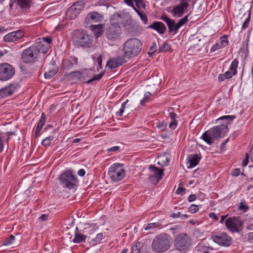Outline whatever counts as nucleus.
I'll return each instance as SVG.
<instances>
[{"label":"nucleus","instance_id":"nucleus-1","mask_svg":"<svg viewBox=\"0 0 253 253\" xmlns=\"http://www.w3.org/2000/svg\"><path fill=\"white\" fill-rule=\"evenodd\" d=\"M228 130L227 125L222 124L205 131L201 136V138L211 145L219 137H223Z\"/></svg>","mask_w":253,"mask_h":253},{"label":"nucleus","instance_id":"nucleus-2","mask_svg":"<svg viewBox=\"0 0 253 253\" xmlns=\"http://www.w3.org/2000/svg\"><path fill=\"white\" fill-rule=\"evenodd\" d=\"M142 48V43L136 38L127 40L123 45L124 56L128 59L137 56Z\"/></svg>","mask_w":253,"mask_h":253},{"label":"nucleus","instance_id":"nucleus-3","mask_svg":"<svg viewBox=\"0 0 253 253\" xmlns=\"http://www.w3.org/2000/svg\"><path fill=\"white\" fill-rule=\"evenodd\" d=\"M172 240L167 234H161L156 236L151 244L152 250L162 253L167 251L170 248Z\"/></svg>","mask_w":253,"mask_h":253},{"label":"nucleus","instance_id":"nucleus-4","mask_svg":"<svg viewBox=\"0 0 253 253\" xmlns=\"http://www.w3.org/2000/svg\"><path fill=\"white\" fill-rule=\"evenodd\" d=\"M96 38L99 37L101 33H94ZM94 33H75L73 40L75 42L80 46H89L93 41Z\"/></svg>","mask_w":253,"mask_h":253},{"label":"nucleus","instance_id":"nucleus-5","mask_svg":"<svg viewBox=\"0 0 253 253\" xmlns=\"http://www.w3.org/2000/svg\"><path fill=\"white\" fill-rule=\"evenodd\" d=\"M108 174L113 181L118 182L122 180L126 175V171L123 164L115 163L109 169Z\"/></svg>","mask_w":253,"mask_h":253},{"label":"nucleus","instance_id":"nucleus-6","mask_svg":"<svg viewBox=\"0 0 253 253\" xmlns=\"http://www.w3.org/2000/svg\"><path fill=\"white\" fill-rule=\"evenodd\" d=\"M60 181L63 188L74 189L77 185V180L73 173L66 171L60 176Z\"/></svg>","mask_w":253,"mask_h":253},{"label":"nucleus","instance_id":"nucleus-7","mask_svg":"<svg viewBox=\"0 0 253 253\" xmlns=\"http://www.w3.org/2000/svg\"><path fill=\"white\" fill-rule=\"evenodd\" d=\"M225 224L226 227L232 232H239L243 228V221L239 217L233 216L227 218Z\"/></svg>","mask_w":253,"mask_h":253},{"label":"nucleus","instance_id":"nucleus-8","mask_svg":"<svg viewBox=\"0 0 253 253\" xmlns=\"http://www.w3.org/2000/svg\"><path fill=\"white\" fill-rule=\"evenodd\" d=\"M15 74V69L7 63L0 64V80L6 81L10 80Z\"/></svg>","mask_w":253,"mask_h":253},{"label":"nucleus","instance_id":"nucleus-9","mask_svg":"<svg viewBox=\"0 0 253 253\" xmlns=\"http://www.w3.org/2000/svg\"><path fill=\"white\" fill-rule=\"evenodd\" d=\"M88 71L85 70L83 72L76 71L70 74V77L73 79H76L78 81H84V82L89 84L94 80H100L104 75V72L100 73L99 74L94 76L92 79L85 81L86 78L87 76Z\"/></svg>","mask_w":253,"mask_h":253},{"label":"nucleus","instance_id":"nucleus-10","mask_svg":"<svg viewBox=\"0 0 253 253\" xmlns=\"http://www.w3.org/2000/svg\"><path fill=\"white\" fill-rule=\"evenodd\" d=\"M148 169L149 180L153 184L156 185L164 175V170L152 165L150 166Z\"/></svg>","mask_w":253,"mask_h":253},{"label":"nucleus","instance_id":"nucleus-11","mask_svg":"<svg viewBox=\"0 0 253 253\" xmlns=\"http://www.w3.org/2000/svg\"><path fill=\"white\" fill-rule=\"evenodd\" d=\"M38 55L37 46H30L23 51L22 59L24 62L29 63L36 59Z\"/></svg>","mask_w":253,"mask_h":253},{"label":"nucleus","instance_id":"nucleus-12","mask_svg":"<svg viewBox=\"0 0 253 253\" xmlns=\"http://www.w3.org/2000/svg\"><path fill=\"white\" fill-rule=\"evenodd\" d=\"M174 244L177 249L183 250L190 246V240L186 234H180L175 238Z\"/></svg>","mask_w":253,"mask_h":253},{"label":"nucleus","instance_id":"nucleus-13","mask_svg":"<svg viewBox=\"0 0 253 253\" xmlns=\"http://www.w3.org/2000/svg\"><path fill=\"white\" fill-rule=\"evenodd\" d=\"M81 1H78L72 5L67 11L66 18L68 19H75L83 9V6L80 5Z\"/></svg>","mask_w":253,"mask_h":253},{"label":"nucleus","instance_id":"nucleus-14","mask_svg":"<svg viewBox=\"0 0 253 253\" xmlns=\"http://www.w3.org/2000/svg\"><path fill=\"white\" fill-rule=\"evenodd\" d=\"M101 14L97 12H90L86 16L84 21V26L88 27L90 26L92 22H100L103 19Z\"/></svg>","mask_w":253,"mask_h":253},{"label":"nucleus","instance_id":"nucleus-15","mask_svg":"<svg viewBox=\"0 0 253 253\" xmlns=\"http://www.w3.org/2000/svg\"><path fill=\"white\" fill-rule=\"evenodd\" d=\"M213 241L223 246H229L231 243V238L225 233H222L212 237Z\"/></svg>","mask_w":253,"mask_h":253},{"label":"nucleus","instance_id":"nucleus-16","mask_svg":"<svg viewBox=\"0 0 253 253\" xmlns=\"http://www.w3.org/2000/svg\"><path fill=\"white\" fill-rule=\"evenodd\" d=\"M124 56H119L110 59L107 63V67L110 69H115L126 63L127 60Z\"/></svg>","mask_w":253,"mask_h":253},{"label":"nucleus","instance_id":"nucleus-17","mask_svg":"<svg viewBox=\"0 0 253 253\" xmlns=\"http://www.w3.org/2000/svg\"><path fill=\"white\" fill-rule=\"evenodd\" d=\"M189 42L193 46V49L195 51H199L204 46V42L202 41V39L200 38L199 36H197L196 34H195L191 36L189 38ZM192 46H191L192 48Z\"/></svg>","mask_w":253,"mask_h":253},{"label":"nucleus","instance_id":"nucleus-18","mask_svg":"<svg viewBox=\"0 0 253 253\" xmlns=\"http://www.w3.org/2000/svg\"><path fill=\"white\" fill-rule=\"evenodd\" d=\"M17 87V84H10L9 85L6 86L0 89V96L5 97L7 96L11 95L15 91Z\"/></svg>","mask_w":253,"mask_h":253},{"label":"nucleus","instance_id":"nucleus-19","mask_svg":"<svg viewBox=\"0 0 253 253\" xmlns=\"http://www.w3.org/2000/svg\"><path fill=\"white\" fill-rule=\"evenodd\" d=\"M23 37V33H8L3 39L5 42H12L21 39Z\"/></svg>","mask_w":253,"mask_h":253},{"label":"nucleus","instance_id":"nucleus-20","mask_svg":"<svg viewBox=\"0 0 253 253\" xmlns=\"http://www.w3.org/2000/svg\"><path fill=\"white\" fill-rule=\"evenodd\" d=\"M158 164L162 167L168 165L169 162V156L168 154L161 155L158 156Z\"/></svg>","mask_w":253,"mask_h":253},{"label":"nucleus","instance_id":"nucleus-21","mask_svg":"<svg viewBox=\"0 0 253 253\" xmlns=\"http://www.w3.org/2000/svg\"><path fill=\"white\" fill-rule=\"evenodd\" d=\"M201 159V157L197 154L191 155L188 157V162L190 167L193 168L197 166Z\"/></svg>","mask_w":253,"mask_h":253},{"label":"nucleus","instance_id":"nucleus-22","mask_svg":"<svg viewBox=\"0 0 253 253\" xmlns=\"http://www.w3.org/2000/svg\"><path fill=\"white\" fill-rule=\"evenodd\" d=\"M149 28H152L157 32H165L166 27L161 22H154L152 25L149 26Z\"/></svg>","mask_w":253,"mask_h":253},{"label":"nucleus","instance_id":"nucleus-23","mask_svg":"<svg viewBox=\"0 0 253 253\" xmlns=\"http://www.w3.org/2000/svg\"><path fill=\"white\" fill-rule=\"evenodd\" d=\"M45 120L46 117L45 114L44 113H42V114L41 119L38 123L36 129V137L38 136V134L40 133L41 130L42 129L43 126H44L45 122Z\"/></svg>","mask_w":253,"mask_h":253},{"label":"nucleus","instance_id":"nucleus-24","mask_svg":"<svg viewBox=\"0 0 253 253\" xmlns=\"http://www.w3.org/2000/svg\"><path fill=\"white\" fill-rule=\"evenodd\" d=\"M161 19L167 23L169 32H172L173 31V27L175 24L174 21L170 19L166 15H163L161 16Z\"/></svg>","mask_w":253,"mask_h":253},{"label":"nucleus","instance_id":"nucleus-25","mask_svg":"<svg viewBox=\"0 0 253 253\" xmlns=\"http://www.w3.org/2000/svg\"><path fill=\"white\" fill-rule=\"evenodd\" d=\"M169 116L171 120V122L169 124V127L171 129H174L178 124L177 120L175 119L176 115L174 112H169Z\"/></svg>","mask_w":253,"mask_h":253},{"label":"nucleus","instance_id":"nucleus-26","mask_svg":"<svg viewBox=\"0 0 253 253\" xmlns=\"http://www.w3.org/2000/svg\"><path fill=\"white\" fill-rule=\"evenodd\" d=\"M106 36L109 40L112 42H117L121 39L119 33H106Z\"/></svg>","mask_w":253,"mask_h":253},{"label":"nucleus","instance_id":"nucleus-27","mask_svg":"<svg viewBox=\"0 0 253 253\" xmlns=\"http://www.w3.org/2000/svg\"><path fill=\"white\" fill-rule=\"evenodd\" d=\"M88 30L93 32H103L105 30V26L103 24H99L97 25L91 24L90 26L87 27Z\"/></svg>","mask_w":253,"mask_h":253},{"label":"nucleus","instance_id":"nucleus-28","mask_svg":"<svg viewBox=\"0 0 253 253\" xmlns=\"http://www.w3.org/2000/svg\"><path fill=\"white\" fill-rule=\"evenodd\" d=\"M183 13L184 10L179 5L175 6L171 11V13L174 16L181 17Z\"/></svg>","mask_w":253,"mask_h":253},{"label":"nucleus","instance_id":"nucleus-29","mask_svg":"<svg viewBox=\"0 0 253 253\" xmlns=\"http://www.w3.org/2000/svg\"><path fill=\"white\" fill-rule=\"evenodd\" d=\"M46 70L44 75L46 79H50L53 77L57 73V71L56 69H50L49 68H45Z\"/></svg>","mask_w":253,"mask_h":253},{"label":"nucleus","instance_id":"nucleus-30","mask_svg":"<svg viewBox=\"0 0 253 253\" xmlns=\"http://www.w3.org/2000/svg\"><path fill=\"white\" fill-rule=\"evenodd\" d=\"M87 236L84 235L81 233H76L75 234V237L73 239V242L75 243H80L81 242H85V240Z\"/></svg>","mask_w":253,"mask_h":253},{"label":"nucleus","instance_id":"nucleus-31","mask_svg":"<svg viewBox=\"0 0 253 253\" xmlns=\"http://www.w3.org/2000/svg\"><path fill=\"white\" fill-rule=\"evenodd\" d=\"M188 21V16H185L181 19L176 24H174L173 27V31L176 32L178 29Z\"/></svg>","mask_w":253,"mask_h":253},{"label":"nucleus","instance_id":"nucleus-32","mask_svg":"<svg viewBox=\"0 0 253 253\" xmlns=\"http://www.w3.org/2000/svg\"><path fill=\"white\" fill-rule=\"evenodd\" d=\"M209 248L204 246L203 244H199L196 247V250L199 253H208Z\"/></svg>","mask_w":253,"mask_h":253},{"label":"nucleus","instance_id":"nucleus-33","mask_svg":"<svg viewBox=\"0 0 253 253\" xmlns=\"http://www.w3.org/2000/svg\"><path fill=\"white\" fill-rule=\"evenodd\" d=\"M103 237V234L102 233L97 234L95 238L92 239L91 240L89 241L90 243L92 245H95L97 244H98L100 242L101 240L102 239Z\"/></svg>","mask_w":253,"mask_h":253},{"label":"nucleus","instance_id":"nucleus-34","mask_svg":"<svg viewBox=\"0 0 253 253\" xmlns=\"http://www.w3.org/2000/svg\"><path fill=\"white\" fill-rule=\"evenodd\" d=\"M238 65V60L237 59H235L231 63L230 67V70L233 72V75L237 74V68Z\"/></svg>","mask_w":253,"mask_h":253},{"label":"nucleus","instance_id":"nucleus-35","mask_svg":"<svg viewBox=\"0 0 253 253\" xmlns=\"http://www.w3.org/2000/svg\"><path fill=\"white\" fill-rule=\"evenodd\" d=\"M17 2L21 8H28L30 5L31 0H17Z\"/></svg>","mask_w":253,"mask_h":253},{"label":"nucleus","instance_id":"nucleus-36","mask_svg":"<svg viewBox=\"0 0 253 253\" xmlns=\"http://www.w3.org/2000/svg\"><path fill=\"white\" fill-rule=\"evenodd\" d=\"M160 52H167L171 50V46L168 43H164L159 49Z\"/></svg>","mask_w":253,"mask_h":253},{"label":"nucleus","instance_id":"nucleus-37","mask_svg":"<svg viewBox=\"0 0 253 253\" xmlns=\"http://www.w3.org/2000/svg\"><path fill=\"white\" fill-rule=\"evenodd\" d=\"M48 45H43L42 46L39 45L37 47V50L39 51V54L42 53V54L46 53L48 49Z\"/></svg>","mask_w":253,"mask_h":253},{"label":"nucleus","instance_id":"nucleus-38","mask_svg":"<svg viewBox=\"0 0 253 253\" xmlns=\"http://www.w3.org/2000/svg\"><path fill=\"white\" fill-rule=\"evenodd\" d=\"M168 123L166 121H163L162 122H159L156 127L160 129L161 131L165 130L167 127Z\"/></svg>","mask_w":253,"mask_h":253},{"label":"nucleus","instance_id":"nucleus-39","mask_svg":"<svg viewBox=\"0 0 253 253\" xmlns=\"http://www.w3.org/2000/svg\"><path fill=\"white\" fill-rule=\"evenodd\" d=\"M141 246L140 243H135L131 247V251L133 253H139L140 252Z\"/></svg>","mask_w":253,"mask_h":253},{"label":"nucleus","instance_id":"nucleus-40","mask_svg":"<svg viewBox=\"0 0 253 253\" xmlns=\"http://www.w3.org/2000/svg\"><path fill=\"white\" fill-rule=\"evenodd\" d=\"M53 139L52 136H48L43 139L42 142V144L44 146H49L51 144V141Z\"/></svg>","mask_w":253,"mask_h":253},{"label":"nucleus","instance_id":"nucleus-41","mask_svg":"<svg viewBox=\"0 0 253 253\" xmlns=\"http://www.w3.org/2000/svg\"><path fill=\"white\" fill-rule=\"evenodd\" d=\"M151 93L149 92H147L144 95V97L140 100V104L143 105L146 102L149 100V96Z\"/></svg>","mask_w":253,"mask_h":253},{"label":"nucleus","instance_id":"nucleus-42","mask_svg":"<svg viewBox=\"0 0 253 253\" xmlns=\"http://www.w3.org/2000/svg\"><path fill=\"white\" fill-rule=\"evenodd\" d=\"M160 225L158 223H151L148 224L145 227V230H148L149 229H152L154 228H158Z\"/></svg>","mask_w":253,"mask_h":253},{"label":"nucleus","instance_id":"nucleus-43","mask_svg":"<svg viewBox=\"0 0 253 253\" xmlns=\"http://www.w3.org/2000/svg\"><path fill=\"white\" fill-rule=\"evenodd\" d=\"M223 47L225 46L228 43L227 36L224 35L220 38V42H219Z\"/></svg>","mask_w":253,"mask_h":253},{"label":"nucleus","instance_id":"nucleus-44","mask_svg":"<svg viewBox=\"0 0 253 253\" xmlns=\"http://www.w3.org/2000/svg\"><path fill=\"white\" fill-rule=\"evenodd\" d=\"M157 50V44L156 42H153L152 45L150 46L149 50L148 52V54L151 56L154 52L156 51Z\"/></svg>","mask_w":253,"mask_h":253},{"label":"nucleus","instance_id":"nucleus-45","mask_svg":"<svg viewBox=\"0 0 253 253\" xmlns=\"http://www.w3.org/2000/svg\"><path fill=\"white\" fill-rule=\"evenodd\" d=\"M125 1L128 6L132 7L133 9L134 10V11L136 12H137L138 14H140L141 12L139 10H138V9L134 6L132 1V0H125Z\"/></svg>","mask_w":253,"mask_h":253},{"label":"nucleus","instance_id":"nucleus-46","mask_svg":"<svg viewBox=\"0 0 253 253\" xmlns=\"http://www.w3.org/2000/svg\"><path fill=\"white\" fill-rule=\"evenodd\" d=\"M249 207L248 205L245 202H241L239 204V209L244 211H246L248 210Z\"/></svg>","mask_w":253,"mask_h":253},{"label":"nucleus","instance_id":"nucleus-47","mask_svg":"<svg viewBox=\"0 0 253 253\" xmlns=\"http://www.w3.org/2000/svg\"><path fill=\"white\" fill-rule=\"evenodd\" d=\"M15 240V236L11 235L9 238H8L4 242V245L5 246L9 245L13 243Z\"/></svg>","mask_w":253,"mask_h":253},{"label":"nucleus","instance_id":"nucleus-48","mask_svg":"<svg viewBox=\"0 0 253 253\" xmlns=\"http://www.w3.org/2000/svg\"><path fill=\"white\" fill-rule=\"evenodd\" d=\"M223 47L222 45L219 42L215 44L212 46L211 49V52H214L216 50L219 49Z\"/></svg>","mask_w":253,"mask_h":253},{"label":"nucleus","instance_id":"nucleus-49","mask_svg":"<svg viewBox=\"0 0 253 253\" xmlns=\"http://www.w3.org/2000/svg\"><path fill=\"white\" fill-rule=\"evenodd\" d=\"M199 210L198 206L197 205H191L190 207L189 208V211H190L191 213H195L197 212Z\"/></svg>","mask_w":253,"mask_h":253},{"label":"nucleus","instance_id":"nucleus-50","mask_svg":"<svg viewBox=\"0 0 253 253\" xmlns=\"http://www.w3.org/2000/svg\"><path fill=\"white\" fill-rule=\"evenodd\" d=\"M136 5L138 8H145V4L143 2L142 0H138L136 1H135Z\"/></svg>","mask_w":253,"mask_h":253},{"label":"nucleus","instance_id":"nucleus-51","mask_svg":"<svg viewBox=\"0 0 253 253\" xmlns=\"http://www.w3.org/2000/svg\"><path fill=\"white\" fill-rule=\"evenodd\" d=\"M186 0H180V4L179 5L184 10L187 8L189 6L188 2L186 1Z\"/></svg>","mask_w":253,"mask_h":253},{"label":"nucleus","instance_id":"nucleus-52","mask_svg":"<svg viewBox=\"0 0 253 253\" xmlns=\"http://www.w3.org/2000/svg\"><path fill=\"white\" fill-rule=\"evenodd\" d=\"M235 118V117L234 116H223L219 118L218 119H217V121L219 120H226L227 121L228 120L231 121V120H232Z\"/></svg>","mask_w":253,"mask_h":253},{"label":"nucleus","instance_id":"nucleus-53","mask_svg":"<svg viewBox=\"0 0 253 253\" xmlns=\"http://www.w3.org/2000/svg\"><path fill=\"white\" fill-rule=\"evenodd\" d=\"M120 147L119 146H114L109 148H108L107 149V151L108 152H117L119 150Z\"/></svg>","mask_w":253,"mask_h":253},{"label":"nucleus","instance_id":"nucleus-54","mask_svg":"<svg viewBox=\"0 0 253 253\" xmlns=\"http://www.w3.org/2000/svg\"><path fill=\"white\" fill-rule=\"evenodd\" d=\"M138 15H139L142 21H143L144 22V23L146 24L147 21V17L146 15H145V14L142 13L141 12L140 14H138Z\"/></svg>","mask_w":253,"mask_h":253},{"label":"nucleus","instance_id":"nucleus-55","mask_svg":"<svg viewBox=\"0 0 253 253\" xmlns=\"http://www.w3.org/2000/svg\"><path fill=\"white\" fill-rule=\"evenodd\" d=\"M225 77L227 79H230L233 76H234V75L233 74V72H232L230 70V71H227L224 74Z\"/></svg>","mask_w":253,"mask_h":253},{"label":"nucleus","instance_id":"nucleus-56","mask_svg":"<svg viewBox=\"0 0 253 253\" xmlns=\"http://www.w3.org/2000/svg\"><path fill=\"white\" fill-rule=\"evenodd\" d=\"M96 62H97L99 68L101 69L102 62V55H100L97 58Z\"/></svg>","mask_w":253,"mask_h":253},{"label":"nucleus","instance_id":"nucleus-57","mask_svg":"<svg viewBox=\"0 0 253 253\" xmlns=\"http://www.w3.org/2000/svg\"><path fill=\"white\" fill-rule=\"evenodd\" d=\"M42 40L44 42H46V45H49V43L51 42V38L50 37H43Z\"/></svg>","mask_w":253,"mask_h":253},{"label":"nucleus","instance_id":"nucleus-58","mask_svg":"<svg viewBox=\"0 0 253 253\" xmlns=\"http://www.w3.org/2000/svg\"><path fill=\"white\" fill-rule=\"evenodd\" d=\"M248 161H249V154L246 153V158L243 161V167L246 166L248 164Z\"/></svg>","mask_w":253,"mask_h":253},{"label":"nucleus","instance_id":"nucleus-59","mask_svg":"<svg viewBox=\"0 0 253 253\" xmlns=\"http://www.w3.org/2000/svg\"><path fill=\"white\" fill-rule=\"evenodd\" d=\"M240 170L239 169H236L233 170L232 175L234 176H237L240 174Z\"/></svg>","mask_w":253,"mask_h":253},{"label":"nucleus","instance_id":"nucleus-60","mask_svg":"<svg viewBox=\"0 0 253 253\" xmlns=\"http://www.w3.org/2000/svg\"><path fill=\"white\" fill-rule=\"evenodd\" d=\"M185 190V188L183 187H178L176 190L175 193L177 194H181L182 192H184Z\"/></svg>","mask_w":253,"mask_h":253},{"label":"nucleus","instance_id":"nucleus-61","mask_svg":"<svg viewBox=\"0 0 253 253\" xmlns=\"http://www.w3.org/2000/svg\"><path fill=\"white\" fill-rule=\"evenodd\" d=\"M209 216L211 218H213L214 220H218V218L217 217L216 215L214 212H210L209 214Z\"/></svg>","mask_w":253,"mask_h":253},{"label":"nucleus","instance_id":"nucleus-62","mask_svg":"<svg viewBox=\"0 0 253 253\" xmlns=\"http://www.w3.org/2000/svg\"><path fill=\"white\" fill-rule=\"evenodd\" d=\"M196 199V195H191L188 197V201L190 202H193L194 200H195Z\"/></svg>","mask_w":253,"mask_h":253},{"label":"nucleus","instance_id":"nucleus-63","mask_svg":"<svg viewBox=\"0 0 253 253\" xmlns=\"http://www.w3.org/2000/svg\"><path fill=\"white\" fill-rule=\"evenodd\" d=\"M249 22H250V17L247 18L245 21V22H244V23H243V24L242 25V27L243 28L247 27L249 26Z\"/></svg>","mask_w":253,"mask_h":253},{"label":"nucleus","instance_id":"nucleus-64","mask_svg":"<svg viewBox=\"0 0 253 253\" xmlns=\"http://www.w3.org/2000/svg\"><path fill=\"white\" fill-rule=\"evenodd\" d=\"M111 24L112 26V27H114L116 29H117L118 28H119V24L118 22H114L113 20L111 22Z\"/></svg>","mask_w":253,"mask_h":253}]
</instances>
